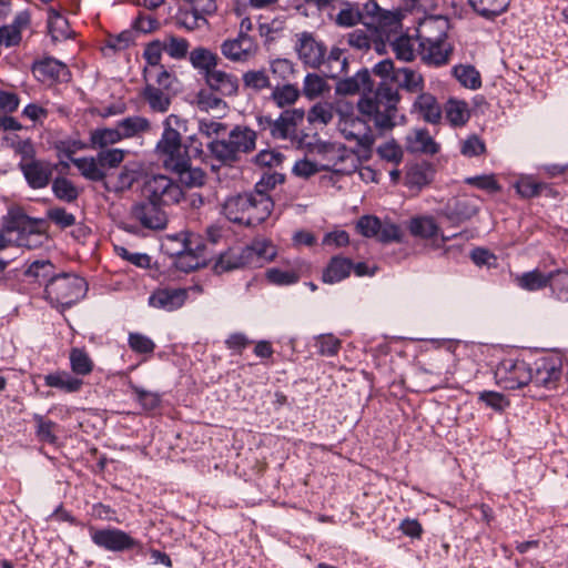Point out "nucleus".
<instances>
[{
	"instance_id": "nucleus-1",
	"label": "nucleus",
	"mask_w": 568,
	"mask_h": 568,
	"mask_svg": "<svg viewBox=\"0 0 568 568\" xmlns=\"http://www.w3.org/2000/svg\"><path fill=\"white\" fill-rule=\"evenodd\" d=\"M399 100L396 89L382 83L373 94L363 95L358 100L357 110L379 133H386L397 125Z\"/></svg>"
},
{
	"instance_id": "nucleus-2",
	"label": "nucleus",
	"mask_w": 568,
	"mask_h": 568,
	"mask_svg": "<svg viewBox=\"0 0 568 568\" xmlns=\"http://www.w3.org/2000/svg\"><path fill=\"white\" fill-rule=\"evenodd\" d=\"M162 124L163 132L153 151L155 158L166 171L184 168L189 153L182 144L180 131L185 128L186 121L176 114H170Z\"/></svg>"
},
{
	"instance_id": "nucleus-3",
	"label": "nucleus",
	"mask_w": 568,
	"mask_h": 568,
	"mask_svg": "<svg viewBox=\"0 0 568 568\" xmlns=\"http://www.w3.org/2000/svg\"><path fill=\"white\" fill-rule=\"evenodd\" d=\"M276 255L275 246L267 240H256L251 245H236L221 253L214 263L217 274L245 266H262Z\"/></svg>"
},
{
	"instance_id": "nucleus-4",
	"label": "nucleus",
	"mask_w": 568,
	"mask_h": 568,
	"mask_svg": "<svg viewBox=\"0 0 568 568\" xmlns=\"http://www.w3.org/2000/svg\"><path fill=\"white\" fill-rule=\"evenodd\" d=\"M256 146V132L248 126L236 125L227 139L213 140L207 148L212 155L223 163H233L241 153H250Z\"/></svg>"
},
{
	"instance_id": "nucleus-5",
	"label": "nucleus",
	"mask_w": 568,
	"mask_h": 568,
	"mask_svg": "<svg viewBox=\"0 0 568 568\" xmlns=\"http://www.w3.org/2000/svg\"><path fill=\"white\" fill-rule=\"evenodd\" d=\"M88 291L84 278L69 273L50 277L45 285V298L55 307H70L82 300Z\"/></svg>"
},
{
	"instance_id": "nucleus-6",
	"label": "nucleus",
	"mask_w": 568,
	"mask_h": 568,
	"mask_svg": "<svg viewBox=\"0 0 568 568\" xmlns=\"http://www.w3.org/2000/svg\"><path fill=\"white\" fill-rule=\"evenodd\" d=\"M337 130L342 136L355 146L367 150L375 142V135L365 118L355 115L349 105L336 108Z\"/></svg>"
},
{
	"instance_id": "nucleus-7",
	"label": "nucleus",
	"mask_w": 568,
	"mask_h": 568,
	"mask_svg": "<svg viewBox=\"0 0 568 568\" xmlns=\"http://www.w3.org/2000/svg\"><path fill=\"white\" fill-rule=\"evenodd\" d=\"M175 242L180 245V248L171 250L168 247L166 250L171 255L176 256L174 264L178 270L189 273L205 264L204 246L196 235H178L169 239V243Z\"/></svg>"
},
{
	"instance_id": "nucleus-8",
	"label": "nucleus",
	"mask_w": 568,
	"mask_h": 568,
	"mask_svg": "<svg viewBox=\"0 0 568 568\" xmlns=\"http://www.w3.org/2000/svg\"><path fill=\"white\" fill-rule=\"evenodd\" d=\"M143 191L148 200L160 205L178 204L184 197L181 186L162 174L150 176L144 183Z\"/></svg>"
},
{
	"instance_id": "nucleus-9",
	"label": "nucleus",
	"mask_w": 568,
	"mask_h": 568,
	"mask_svg": "<svg viewBox=\"0 0 568 568\" xmlns=\"http://www.w3.org/2000/svg\"><path fill=\"white\" fill-rule=\"evenodd\" d=\"M294 49L298 59L307 67L317 69L326 61L327 48L312 32L303 31L295 36Z\"/></svg>"
},
{
	"instance_id": "nucleus-10",
	"label": "nucleus",
	"mask_w": 568,
	"mask_h": 568,
	"mask_svg": "<svg viewBox=\"0 0 568 568\" xmlns=\"http://www.w3.org/2000/svg\"><path fill=\"white\" fill-rule=\"evenodd\" d=\"M495 377L504 388L517 389L532 379V373L525 362L506 359L497 366Z\"/></svg>"
},
{
	"instance_id": "nucleus-11",
	"label": "nucleus",
	"mask_w": 568,
	"mask_h": 568,
	"mask_svg": "<svg viewBox=\"0 0 568 568\" xmlns=\"http://www.w3.org/2000/svg\"><path fill=\"white\" fill-rule=\"evenodd\" d=\"M305 111L303 109H290L281 113L276 120L271 118H260V124H266L274 139H292L296 133L297 125L304 120Z\"/></svg>"
},
{
	"instance_id": "nucleus-12",
	"label": "nucleus",
	"mask_w": 568,
	"mask_h": 568,
	"mask_svg": "<svg viewBox=\"0 0 568 568\" xmlns=\"http://www.w3.org/2000/svg\"><path fill=\"white\" fill-rule=\"evenodd\" d=\"M92 541L109 551H123L139 546V541L129 534L116 528L95 529L90 528Z\"/></svg>"
},
{
	"instance_id": "nucleus-13",
	"label": "nucleus",
	"mask_w": 568,
	"mask_h": 568,
	"mask_svg": "<svg viewBox=\"0 0 568 568\" xmlns=\"http://www.w3.org/2000/svg\"><path fill=\"white\" fill-rule=\"evenodd\" d=\"M356 229L363 236L375 237L382 243L398 241L400 237V231L396 224L388 221L382 222L373 215L362 216Z\"/></svg>"
},
{
	"instance_id": "nucleus-14",
	"label": "nucleus",
	"mask_w": 568,
	"mask_h": 568,
	"mask_svg": "<svg viewBox=\"0 0 568 568\" xmlns=\"http://www.w3.org/2000/svg\"><path fill=\"white\" fill-rule=\"evenodd\" d=\"M131 217L149 230H163L168 224V216L160 204L150 200L133 205Z\"/></svg>"
},
{
	"instance_id": "nucleus-15",
	"label": "nucleus",
	"mask_w": 568,
	"mask_h": 568,
	"mask_svg": "<svg viewBox=\"0 0 568 568\" xmlns=\"http://www.w3.org/2000/svg\"><path fill=\"white\" fill-rule=\"evenodd\" d=\"M410 234L425 241H430L435 246H439L448 237L444 236L436 220L430 215L413 216L407 225Z\"/></svg>"
},
{
	"instance_id": "nucleus-16",
	"label": "nucleus",
	"mask_w": 568,
	"mask_h": 568,
	"mask_svg": "<svg viewBox=\"0 0 568 568\" xmlns=\"http://www.w3.org/2000/svg\"><path fill=\"white\" fill-rule=\"evenodd\" d=\"M256 50L254 40L244 33H240L235 39H227L221 44L222 54L233 62L247 61Z\"/></svg>"
},
{
	"instance_id": "nucleus-17",
	"label": "nucleus",
	"mask_w": 568,
	"mask_h": 568,
	"mask_svg": "<svg viewBox=\"0 0 568 568\" xmlns=\"http://www.w3.org/2000/svg\"><path fill=\"white\" fill-rule=\"evenodd\" d=\"M448 28L449 23L446 18L439 16L425 18L417 28L419 45L446 41Z\"/></svg>"
},
{
	"instance_id": "nucleus-18",
	"label": "nucleus",
	"mask_w": 568,
	"mask_h": 568,
	"mask_svg": "<svg viewBox=\"0 0 568 568\" xmlns=\"http://www.w3.org/2000/svg\"><path fill=\"white\" fill-rule=\"evenodd\" d=\"M28 184L32 189L45 187L52 178L54 165L44 160L19 163Z\"/></svg>"
},
{
	"instance_id": "nucleus-19",
	"label": "nucleus",
	"mask_w": 568,
	"mask_h": 568,
	"mask_svg": "<svg viewBox=\"0 0 568 568\" xmlns=\"http://www.w3.org/2000/svg\"><path fill=\"white\" fill-rule=\"evenodd\" d=\"M310 153L317 159L323 171H328L344 160L345 149L336 143L317 141L311 145Z\"/></svg>"
},
{
	"instance_id": "nucleus-20",
	"label": "nucleus",
	"mask_w": 568,
	"mask_h": 568,
	"mask_svg": "<svg viewBox=\"0 0 568 568\" xmlns=\"http://www.w3.org/2000/svg\"><path fill=\"white\" fill-rule=\"evenodd\" d=\"M248 207L245 225L252 226L264 222L273 210V201L264 192L247 193Z\"/></svg>"
},
{
	"instance_id": "nucleus-21",
	"label": "nucleus",
	"mask_w": 568,
	"mask_h": 568,
	"mask_svg": "<svg viewBox=\"0 0 568 568\" xmlns=\"http://www.w3.org/2000/svg\"><path fill=\"white\" fill-rule=\"evenodd\" d=\"M406 150L410 153L434 155L439 152V144L434 140L428 130L422 128L412 129L405 138Z\"/></svg>"
},
{
	"instance_id": "nucleus-22",
	"label": "nucleus",
	"mask_w": 568,
	"mask_h": 568,
	"mask_svg": "<svg viewBox=\"0 0 568 568\" xmlns=\"http://www.w3.org/2000/svg\"><path fill=\"white\" fill-rule=\"evenodd\" d=\"M209 89L222 97H234L239 92L240 81L231 72L215 69L204 79Z\"/></svg>"
},
{
	"instance_id": "nucleus-23",
	"label": "nucleus",
	"mask_w": 568,
	"mask_h": 568,
	"mask_svg": "<svg viewBox=\"0 0 568 568\" xmlns=\"http://www.w3.org/2000/svg\"><path fill=\"white\" fill-rule=\"evenodd\" d=\"M187 297L183 288H161L155 291L149 298L151 306L165 311H173L181 307Z\"/></svg>"
},
{
	"instance_id": "nucleus-24",
	"label": "nucleus",
	"mask_w": 568,
	"mask_h": 568,
	"mask_svg": "<svg viewBox=\"0 0 568 568\" xmlns=\"http://www.w3.org/2000/svg\"><path fill=\"white\" fill-rule=\"evenodd\" d=\"M33 73L42 81L54 80L67 82L71 78L68 67L53 58H47L40 62H36L33 64Z\"/></svg>"
},
{
	"instance_id": "nucleus-25",
	"label": "nucleus",
	"mask_w": 568,
	"mask_h": 568,
	"mask_svg": "<svg viewBox=\"0 0 568 568\" xmlns=\"http://www.w3.org/2000/svg\"><path fill=\"white\" fill-rule=\"evenodd\" d=\"M478 212V204L475 197L457 199L448 203L442 211L443 215L452 222H464Z\"/></svg>"
},
{
	"instance_id": "nucleus-26",
	"label": "nucleus",
	"mask_w": 568,
	"mask_h": 568,
	"mask_svg": "<svg viewBox=\"0 0 568 568\" xmlns=\"http://www.w3.org/2000/svg\"><path fill=\"white\" fill-rule=\"evenodd\" d=\"M142 97L151 111L165 113L170 109L174 92L166 91L165 89L159 88L152 83H146L142 91Z\"/></svg>"
},
{
	"instance_id": "nucleus-27",
	"label": "nucleus",
	"mask_w": 568,
	"mask_h": 568,
	"mask_svg": "<svg viewBox=\"0 0 568 568\" xmlns=\"http://www.w3.org/2000/svg\"><path fill=\"white\" fill-rule=\"evenodd\" d=\"M373 82L367 70H361L355 75L341 80L336 84V92L344 95L372 92Z\"/></svg>"
},
{
	"instance_id": "nucleus-28",
	"label": "nucleus",
	"mask_w": 568,
	"mask_h": 568,
	"mask_svg": "<svg viewBox=\"0 0 568 568\" xmlns=\"http://www.w3.org/2000/svg\"><path fill=\"white\" fill-rule=\"evenodd\" d=\"M412 111L432 124L438 123L443 113L436 98L430 93H420L414 101Z\"/></svg>"
},
{
	"instance_id": "nucleus-29",
	"label": "nucleus",
	"mask_w": 568,
	"mask_h": 568,
	"mask_svg": "<svg viewBox=\"0 0 568 568\" xmlns=\"http://www.w3.org/2000/svg\"><path fill=\"white\" fill-rule=\"evenodd\" d=\"M561 377V369L555 361H540L536 364V371L530 382L537 386L555 388Z\"/></svg>"
},
{
	"instance_id": "nucleus-30",
	"label": "nucleus",
	"mask_w": 568,
	"mask_h": 568,
	"mask_svg": "<svg viewBox=\"0 0 568 568\" xmlns=\"http://www.w3.org/2000/svg\"><path fill=\"white\" fill-rule=\"evenodd\" d=\"M247 205V193L231 195L223 202L222 212L229 221L245 225Z\"/></svg>"
},
{
	"instance_id": "nucleus-31",
	"label": "nucleus",
	"mask_w": 568,
	"mask_h": 568,
	"mask_svg": "<svg viewBox=\"0 0 568 568\" xmlns=\"http://www.w3.org/2000/svg\"><path fill=\"white\" fill-rule=\"evenodd\" d=\"M190 62L192 67L199 70L205 79V77H207L212 71L217 69L220 58L211 50L199 47L191 51Z\"/></svg>"
},
{
	"instance_id": "nucleus-32",
	"label": "nucleus",
	"mask_w": 568,
	"mask_h": 568,
	"mask_svg": "<svg viewBox=\"0 0 568 568\" xmlns=\"http://www.w3.org/2000/svg\"><path fill=\"white\" fill-rule=\"evenodd\" d=\"M419 48L422 60L433 65L446 64L452 53V47L447 41L422 44Z\"/></svg>"
},
{
	"instance_id": "nucleus-33",
	"label": "nucleus",
	"mask_w": 568,
	"mask_h": 568,
	"mask_svg": "<svg viewBox=\"0 0 568 568\" xmlns=\"http://www.w3.org/2000/svg\"><path fill=\"white\" fill-rule=\"evenodd\" d=\"M195 104L200 111L222 116L227 112V104L213 91L200 90L195 98Z\"/></svg>"
},
{
	"instance_id": "nucleus-34",
	"label": "nucleus",
	"mask_w": 568,
	"mask_h": 568,
	"mask_svg": "<svg viewBox=\"0 0 568 568\" xmlns=\"http://www.w3.org/2000/svg\"><path fill=\"white\" fill-rule=\"evenodd\" d=\"M552 277L554 273L551 272L544 274L539 270H532L530 272L517 275L515 282L520 288L534 292L550 286Z\"/></svg>"
},
{
	"instance_id": "nucleus-35",
	"label": "nucleus",
	"mask_w": 568,
	"mask_h": 568,
	"mask_svg": "<svg viewBox=\"0 0 568 568\" xmlns=\"http://www.w3.org/2000/svg\"><path fill=\"white\" fill-rule=\"evenodd\" d=\"M48 30L53 41H62L72 37L69 21L57 10H48Z\"/></svg>"
},
{
	"instance_id": "nucleus-36",
	"label": "nucleus",
	"mask_w": 568,
	"mask_h": 568,
	"mask_svg": "<svg viewBox=\"0 0 568 568\" xmlns=\"http://www.w3.org/2000/svg\"><path fill=\"white\" fill-rule=\"evenodd\" d=\"M352 267L351 260L339 256L333 257L323 272V281L329 284L337 283L349 275Z\"/></svg>"
},
{
	"instance_id": "nucleus-37",
	"label": "nucleus",
	"mask_w": 568,
	"mask_h": 568,
	"mask_svg": "<svg viewBox=\"0 0 568 568\" xmlns=\"http://www.w3.org/2000/svg\"><path fill=\"white\" fill-rule=\"evenodd\" d=\"M444 111L446 119L454 126L464 125L470 116L468 104L455 98L448 99Z\"/></svg>"
},
{
	"instance_id": "nucleus-38",
	"label": "nucleus",
	"mask_w": 568,
	"mask_h": 568,
	"mask_svg": "<svg viewBox=\"0 0 568 568\" xmlns=\"http://www.w3.org/2000/svg\"><path fill=\"white\" fill-rule=\"evenodd\" d=\"M331 90L327 81L316 73H308L303 80L302 93L308 100H315L328 93Z\"/></svg>"
},
{
	"instance_id": "nucleus-39",
	"label": "nucleus",
	"mask_w": 568,
	"mask_h": 568,
	"mask_svg": "<svg viewBox=\"0 0 568 568\" xmlns=\"http://www.w3.org/2000/svg\"><path fill=\"white\" fill-rule=\"evenodd\" d=\"M143 75L146 83L155 84L166 91H173V84L176 82L174 74L169 72L163 65L144 68Z\"/></svg>"
},
{
	"instance_id": "nucleus-40",
	"label": "nucleus",
	"mask_w": 568,
	"mask_h": 568,
	"mask_svg": "<svg viewBox=\"0 0 568 568\" xmlns=\"http://www.w3.org/2000/svg\"><path fill=\"white\" fill-rule=\"evenodd\" d=\"M123 139L133 138L135 135L149 132L151 122L144 116H129L118 123Z\"/></svg>"
},
{
	"instance_id": "nucleus-41",
	"label": "nucleus",
	"mask_w": 568,
	"mask_h": 568,
	"mask_svg": "<svg viewBox=\"0 0 568 568\" xmlns=\"http://www.w3.org/2000/svg\"><path fill=\"white\" fill-rule=\"evenodd\" d=\"M394 81L409 92L420 91L424 83L422 74L409 68L397 69Z\"/></svg>"
},
{
	"instance_id": "nucleus-42",
	"label": "nucleus",
	"mask_w": 568,
	"mask_h": 568,
	"mask_svg": "<svg viewBox=\"0 0 568 568\" xmlns=\"http://www.w3.org/2000/svg\"><path fill=\"white\" fill-rule=\"evenodd\" d=\"M72 163L81 172V174L91 181H101L105 176V172L102 170L99 158H78L73 159Z\"/></svg>"
},
{
	"instance_id": "nucleus-43",
	"label": "nucleus",
	"mask_w": 568,
	"mask_h": 568,
	"mask_svg": "<svg viewBox=\"0 0 568 568\" xmlns=\"http://www.w3.org/2000/svg\"><path fill=\"white\" fill-rule=\"evenodd\" d=\"M336 109L332 102L322 101L315 103L307 112L310 124L327 125L334 118Z\"/></svg>"
},
{
	"instance_id": "nucleus-44",
	"label": "nucleus",
	"mask_w": 568,
	"mask_h": 568,
	"mask_svg": "<svg viewBox=\"0 0 568 568\" xmlns=\"http://www.w3.org/2000/svg\"><path fill=\"white\" fill-rule=\"evenodd\" d=\"M453 75L465 88L476 90L481 85L479 72L469 64H459L453 68Z\"/></svg>"
},
{
	"instance_id": "nucleus-45",
	"label": "nucleus",
	"mask_w": 568,
	"mask_h": 568,
	"mask_svg": "<svg viewBox=\"0 0 568 568\" xmlns=\"http://www.w3.org/2000/svg\"><path fill=\"white\" fill-rule=\"evenodd\" d=\"M469 3L478 14L489 19L503 13L510 0H469Z\"/></svg>"
},
{
	"instance_id": "nucleus-46",
	"label": "nucleus",
	"mask_w": 568,
	"mask_h": 568,
	"mask_svg": "<svg viewBox=\"0 0 568 568\" xmlns=\"http://www.w3.org/2000/svg\"><path fill=\"white\" fill-rule=\"evenodd\" d=\"M301 91L294 84H284L274 88L271 99L278 108L293 105L300 98Z\"/></svg>"
},
{
	"instance_id": "nucleus-47",
	"label": "nucleus",
	"mask_w": 568,
	"mask_h": 568,
	"mask_svg": "<svg viewBox=\"0 0 568 568\" xmlns=\"http://www.w3.org/2000/svg\"><path fill=\"white\" fill-rule=\"evenodd\" d=\"M363 18L358 7L351 2H343V7L334 18V22L338 27L352 28L361 22Z\"/></svg>"
},
{
	"instance_id": "nucleus-48",
	"label": "nucleus",
	"mask_w": 568,
	"mask_h": 568,
	"mask_svg": "<svg viewBox=\"0 0 568 568\" xmlns=\"http://www.w3.org/2000/svg\"><path fill=\"white\" fill-rule=\"evenodd\" d=\"M390 47L398 60L410 62L415 59V45L410 37L402 34L390 41Z\"/></svg>"
},
{
	"instance_id": "nucleus-49",
	"label": "nucleus",
	"mask_w": 568,
	"mask_h": 568,
	"mask_svg": "<svg viewBox=\"0 0 568 568\" xmlns=\"http://www.w3.org/2000/svg\"><path fill=\"white\" fill-rule=\"evenodd\" d=\"M170 172L178 174L180 181L189 187L201 186L205 181V173L199 168H192L190 160L186 161L184 168Z\"/></svg>"
},
{
	"instance_id": "nucleus-50",
	"label": "nucleus",
	"mask_w": 568,
	"mask_h": 568,
	"mask_svg": "<svg viewBox=\"0 0 568 568\" xmlns=\"http://www.w3.org/2000/svg\"><path fill=\"white\" fill-rule=\"evenodd\" d=\"M161 41L164 52H166L171 58L180 60L186 57L190 48L186 39L170 34L164 37Z\"/></svg>"
},
{
	"instance_id": "nucleus-51",
	"label": "nucleus",
	"mask_w": 568,
	"mask_h": 568,
	"mask_svg": "<svg viewBox=\"0 0 568 568\" xmlns=\"http://www.w3.org/2000/svg\"><path fill=\"white\" fill-rule=\"evenodd\" d=\"M45 383L50 387L63 389L72 393L80 389L82 382L70 376L68 373H57L45 376Z\"/></svg>"
},
{
	"instance_id": "nucleus-52",
	"label": "nucleus",
	"mask_w": 568,
	"mask_h": 568,
	"mask_svg": "<svg viewBox=\"0 0 568 568\" xmlns=\"http://www.w3.org/2000/svg\"><path fill=\"white\" fill-rule=\"evenodd\" d=\"M123 140L119 126L115 129H97L91 133V142L95 148H105Z\"/></svg>"
},
{
	"instance_id": "nucleus-53",
	"label": "nucleus",
	"mask_w": 568,
	"mask_h": 568,
	"mask_svg": "<svg viewBox=\"0 0 568 568\" xmlns=\"http://www.w3.org/2000/svg\"><path fill=\"white\" fill-rule=\"evenodd\" d=\"M346 43L356 51L366 52L372 47V39L366 30L355 29L343 38Z\"/></svg>"
},
{
	"instance_id": "nucleus-54",
	"label": "nucleus",
	"mask_w": 568,
	"mask_h": 568,
	"mask_svg": "<svg viewBox=\"0 0 568 568\" xmlns=\"http://www.w3.org/2000/svg\"><path fill=\"white\" fill-rule=\"evenodd\" d=\"M52 191L59 200L65 202H72L79 195L77 187L65 178L55 179L52 183Z\"/></svg>"
},
{
	"instance_id": "nucleus-55",
	"label": "nucleus",
	"mask_w": 568,
	"mask_h": 568,
	"mask_svg": "<svg viewBox=\"0 0 568 568\" xmlns=\"http://www.w3.org/2000/svg\"><path fill=\"white\" fill-rule=\"evenodd\" d=\"M515 187L523 197L537 196L542 190L548 189L546 184L536 182L531 176H521L516 182Z\"/></svg>"
},
{
	"instance_id": "nucleus-56",
	"label": "nucleus",
	"mask_w": 568,
	"mask_h": 568,
	"mask_svg": "<svg viewBox=\"0 0 568 568\" xmlns=\"http://www.w3.org/2000/svg\"><path fill=\"white\" fill-rule=\"evenodd\" d=\"M70 362L72 371L75 374L87 375L92 371V361L82 349H72L70 354Z\"/></svg>"
},
{
	"instance_id": "nucleus-57",
	"label": "nucleus",
	"mask_w": 568,
	"mask_h": 568,
	"mask_svg": "<svg viewBox=\"0 0 568 568\" xmlns=\"http://www.w3.org/2000/svg\"><path fill=\"white\" fill-rule=\"evenodd\" d=\"M243 82L246 88L261 91L270 87V79L263 70H251L243 74Z\"/></svg>"
},
{
	"instance_id": "nucleus-58",
	"label": "nucleus",
	"mask_w": 568,
	"mask_h": 568,
	"mask_svg": "<svg viewBox=\"0 0 568 568\" xmlns=\"http://www.w3.org/2000/svg\"><path fill=\"white\" fill-rule=\"evenodd\" d=\"M114 251L118 256L122 257L123 260L130 262L131 264L138 266V267H149L151 263V258L145 253H138V252H130L126 247L121 245H115Z\"/></svg>"
},
{
	"instance_id": "nucleus-59",
	"label": "nucleus",
	"mask_w": 568,
	"mask_h": 568,
	"mask_svg": "<svg viewBox=\"0 0 568 568\" xmlns=\"http://www.w3.org/2000/svg\"><path fill=\"white\" fill-rule=\"evenodd\" d=\"M162 45L163 44L161 40H154L145 47L143 52V57L148 62L145 68L162 67L161 58L162 53L164 52V48H162Z\"/></svg>"
},
{
	"instance_id": "nucleus-60",
	"label": "nucleus",
	"mask_w": 568,
	"mask_h": 568,
	"mask_svg": "<svg viewBox=\"0 0 568 568\" xmlns=\"http://www.w3.org/2000/svg\"><path fill=\"white\" fill-rule=\"evenodd\" d=\"M284 161V155L276 150H262L255 155V163L265 168H277Z\"/></svg>"
},
{
	"instance_id": "nucleus-61",
	"label": "nucleus",
	"mask_w": 568,
	"mask_h": 568,
	"mask_svg": "<svg viewBox=\"0 0 568 568\" xmlns=\"http://www.w3.org/2000/svg\"><path fill=\"white\" fill-rule=\"evenodd\" d=\"M554 277L550 282V287L558 298L568 302V271L552 272Z\"/></svg>"
},
{
	"instance_id": "nucleus-62",
	"label": "nucleus",
	"mask_w": 568,
	"mask_h": 568,
	"mask_svg": "<svg viewBox=\"0 0 568 568\" xmlns=\"http://www.w3.org/2000/svg\"><path fill=\"white\" fill-rule=\"evenodd\" d=\"M102 170L118 166L124 159V151L121 149H106L98 153Z\"/></svg>"
},
{
	"instance_id": "nucleus-63",
	"label": "nucleus",
	"mask_w": 568,
	"mask_h": 568,
	"mask_svg": "<svg viewBox=\"0 0 568 568\" xmlns=\"http://www.w3.org/2000/svg\"><path fill=\"white\" fill-rule=\"evenodd\" d=\"M48 219L59 227L65 229L75 223L73 214L67 212L62 207H51L47 212Z\"/></svg>"
},
{
	"instance_id": "nucleus-64",
	"label": "nucleus",
	"mask_w": 568,
	"mask_h": 568,
	"mask_svg": "<svg viewBox=\"0 0 568 568\" xmlns=\"http://www.w3.org/2000/svg\"><path fill=\"white\" fill-rule=\"evenodd\" d=\"M377 153L382 159L394 164H398L403 160V150L394 141H389L381 145L377 150Z\"/></svg>"
}]
</instances>
